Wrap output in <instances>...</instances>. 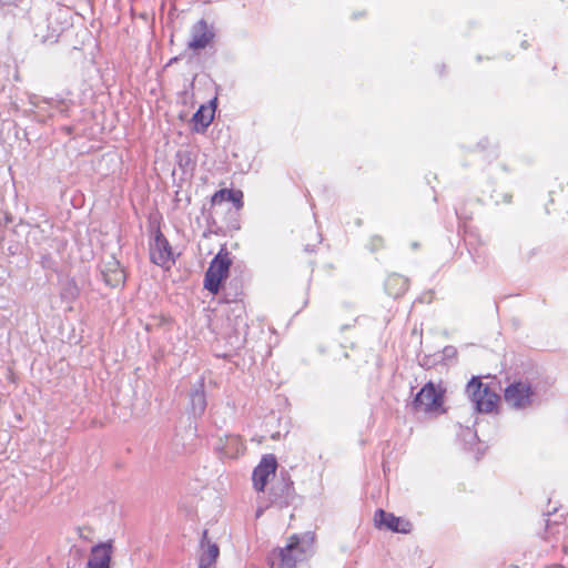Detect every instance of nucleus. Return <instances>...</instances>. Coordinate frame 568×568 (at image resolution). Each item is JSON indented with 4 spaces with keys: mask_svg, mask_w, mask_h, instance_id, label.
I'll list each match as a JSON object with an SVG mask.
<instances>
[{
    "mask_svg": "<svg viewBox=\"0 0 568 568\" xmlns=\"http://www.w3.org/2000/svg\"><path fill=\"white\" fill-rule=\"evenodd\" d=\"M466 393L478 413H491L499 400L495 390L488 384H483L479 377H473L468 382Z\"/></svg>",
    "mask_w": 568,
    "mask_h": 568,
    "instance_id": "f257e3e1",
    "label": "nucleus"
},
{
    "mask_svg": "<svg viewBox=\"0 0 568 568\" xmlns=\"http://www.w3.org/2000/svg\"><path fill=\"white\" fill-rule=\"evenodd\" d=\"M231 264L230 253L225 248H221L205 272L204 287L209 292L213 294L219 292L221 282L229 275Z\"/></svg>",
    "mask_w": 568,
    "mask_h": 568,
    "instance_id": "f03ea898",
    "label": "nucleus"
},
{
    "mask_svg": "<svg viewBox=\"0 0 568 568\" xmlns=\"http://www.w3.org/2000/svg\"><path fill=\"white\" fill-rule=\"evenodd\" d=\"M534 390L529 383L514 382L509 384L504 393L505 402L517 409L527 408L531 405Z\"/></svg>",
    "mask_w": 568,
    "mask_h": 568,
    "instance_id": "7ed1b4c3",
    "label": "nucleus"
},
{
    "mask_svg": "<svg viewBox=\"0 0 568 568\" xmlns=\"http://www.w3.org/2000/svg\"><path fill=\"white\" fill-rule=\"evenodd\" d=\"M412 405L416 412H437L443 405V394L429 382L416 394Z\"/></svg>",
    "mask_w": 568,
    "mask_h": 568,
    "instance_id": "20e7f679",
    "label": "nucleus"
},
{
    "mask_svg": "<svg viewBox=\"0 0 568 568\" xmlns=\"http://www.w3.org/2000/svg\"><path fill=\"white\" fill-rule=\"evenodd\" d=\"M302 554L303 550L300 547L298 539L293 536L290 542L274 556L271 568H295Z\"/></svg>",
    "mask_w": 568,
    "mask_h": 568,
    "instance_id": "39448f33",
    "label": "nucleus"
},
{
    "mask_svg": "<svg viewBox=\"0 0 568 568\" xmlns=\"http://www.w3.org/2000/svg\"><path fill=\"white\" fill-rule=\"evenodd\" d=\"M214 37L213 26H210L206 20L201 19L191 28L187 48L194 51L205 49L213 41Z\"/></svg>",
    "mask_w": 568,
    "mask_h": 568,
    "instance_id": "423d86ee",
    "label": "nucleus"
},
{
    "mask_svg": "<svg viewBox=\"0 0 568 568\" xmlns=\"http://www.w3.org/2000/svg\"><path fill=\"white\" fill-rule=\"evenodd\" d=\"M374 521L376 527L386 528L394 532L409 534L413 528V525L407 519L396 517L394 514L383 509L376 510Z\"/></svg>",
    "mask_w": 568,
    "mask_h": 568,
    "instance_id": "0eeeda50",
    "label": "nucleus"
},
{
    "mask_svg": "<svg viewBox=\"0 0 568 568\" xmlns=\"http://www.w3.org/2000/svg\"><path fill=\"white\" fill-rule=\"evenodd\" d=\"M277 467L276 457L272 454L262 457L260 464L253 470V485L257 491H263L271 475L275 474Z\"/></svg>",
    "mask_w": 568,
    "mask_h": 568,
    "instance_id": "6e6552de",
    "label": "nucleus"
},
{
    "mask_svg": "<svg viewBox=\"0 0 568 568\" xmlns=\"http://www.w3.org/2000/svg\"><path fill=\"white\" fill-rule=\"evenodd\" d=\"M150 258L159 266L173 261L171 245L161 231L155 233L153 242L150 243Z\"/></svg>",
    "mask_w": 568,
    "mask_h": 568,
    "instance_id": "1a4fd4ad",
    "label": "nucleus"
},
{
    "mask_svg": "<svg viewBox=\"0 0 568 568\" xmlns=\"http://www.w3.org/2000/svg\"><path fill=\"white\" fill-rule=\"evenodd\" d=\"M101 274L106 285L118 287L125 282V273L121 267L120 262L113 256H109L101 263Z\"/></svg>",
    "mask_w": 568,
    "mask_h": 568,
    "instance_id": "9d476101",
    "label": "nucleus"
},
{
    "mask_svg": "<svg viewBox=\"0 0 568 568\" xmlns=\"http://www.w3.org/2000/svg\"><path fill=\"white\" fill-rule=\"evenodd\" d=\"M293 483L290 477L285 474L281 475V479L277 480L271 487V503L278 507H286L293 499Z\"/></svg>",
    "mask_w": 568,
    "mask_h": 568,
    "instance_id": "9b49d317",
    "label": "nucleus"
},
{
    "mask_svg": "<svg viewBox=\"0 0 568 568\" xmlns=\"http://www.w3.org/2000/svg\"><path fill=\"white\" fill-rule=\"evenodd\" d=\"M112 551V540L93 546L89 555L88 568H110Z\"/></svg>",
    "mask_w": 568,
    "mask_h": 568,
    "instance_id": "f8f14e48",
    "label": "nucleus"
},
{
    "mask_svg": "<svg viewBox=\"0 0 568 568\" xmlns=\"http://www.w3.org/2000/svg\"><path fill=\"white\" fill-rule=\"evenodd\" d=\"M216 450L223 458H235L244 450L243 440L239 435H226L224 438H220Z\"/></svg>",
    "mask_w": 568,
    "mask_h": 568,
    "instance_id": "ddd939ff",
    "label": "nucleus"
},
{
    "mask_svg": "<svg viewBox=\"0 0 568 568\" xmlns=\"http://www.w3.org/2000/svg\"><path fill=\"white\" fill-rule=\"evenodd\" d=\"M243 192L240 190H230V189H222L216 191L212 199V205L221 204L225 201H230L234 203L236 209H241L243 206Z\"/></svg>",
    "mask_w": 568,
    "mask_h": 568,
    "instance_id": "4468645a",
    "label": "nucleus"
},
{
    "mask_svg": "<svg viewBox=\"0 0 568 568\" xmlns=\"http://www.w3.org/2000/svg\"><path fill=\"white\" fill-rule=\"evenodd\" d=\"M385 290L388 295L399 297L408 290V280L399 274H392L386 278Z\"/></svg>",
    "mask_w": 568,
    "mask_h": 568,
    "instance_id": "2eb2a0df",
    "label": "nucleus"
},
{
    "mask_svg": "<svg viewBox=\"0 0 568 568\" xmlns=\"http://www.w3.org/2000/svg\"><path fill=\"white\" fill-rule=\"evenodd\" d=\"M220 550L215 544H211L202 552L199 560V568H215Z\"/></svg>",
    "mask_w": 568,
    "mask_h": 568,
    "instance_id": "dca6fc26",
    "label": "nucleus"
},
{
    "mask_svg": "<svg viewBox=\"0 0 568 568\" xmlns=\"http://www.w3.org/2000/svg\"><path fill=\"white\" fill-rule=\"evenodd\" d=\"M213 111L206 109L204 105H201L200 109L193 114V122L195 126L200 125L201 131L205 130L213 120Z\"/></svg>",
    "mask_w": 568,
    "mask_h": 568,
    "instance_id": "f3484780",
    "label": "nucleus"
},
{
    "mask_svg": "<svg viewBox=\"0 0 568 568\" xmlns=\"http://www.w3.org/2000/svg\"><path fill=\"white\" fill-rule=\"evenodd\" d=\"M191 406L194 415H202L206 408V398L204 390L195 389L191 394Z\"/></svg>",
    "mask_w": 568,
    "mask_h": 568,
    "instance_id": "a211bd4d",
    "label": "nucleus"
},
{
    "mask_svg": "<svg viewBox=\"0 0 568 568\" xmlns=\"http://www.w3.org/2000/svg\"><path fill=\"white\" fill-rule=\"evenodd\" d=\"M369 245H371L369 246L371 251L374 252V251H376V250H378V248L384 246V240H383L382 236L375 235V236H373L371 239V244Z\"/></svg>",
    "mask_w": 568,
    "mask_h": 568,
    "instance_id": "6ab92c4d",
    "label": "nucleus"
},
{
    "mask_svg": "<svg viewBox=\"0 0 568 568\" xmlns=\"http://www.w3.org/2000/svg\"><path fill=\"white\" fill-rule=\"evenodd\" d=\"M9 0H0V4L7 3Z\"/></svg>",
    "mask_w": 568,
    "mask_h": 568,
    "instance_id": "aec40b11",
    "label": "nucleus"
}]
</instances>
